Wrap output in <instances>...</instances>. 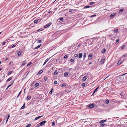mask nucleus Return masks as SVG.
Masks as SVG:
<instances>
[{
	"label": "nucleus",
	"mask_w": 127,
	"mask_h": 127,
	"mask_svg": "<svg viewBox=\"0 0 127 127\" xmlns=\"http://www.w3.org/2000/svg\"><path fill=\"white\" fill-rule=\"evenodd\" d=\"M96 39V38L95 37L94 39H95V38ZM94 39V38H93L92 39H90V40H89V44L90 45H91L94 42V41L93 39Z\"/></svg>",
	"instance_id": "obj_2"
},
{
	"label": "nucleus",
	"mask_w": 127,
	"mask_h": 127,
	"mask_svg": "<svg viewBox=\"0 0 127 127\" xmlns=\"http://www.w3.org/2000/svg\"><path fill=\"white\" fill-rule=\"evenodd\" d=\"M8 117H7V119L6 120V122H7V121L8 120L10 117V115H8Z\"/></svg>",
	"instance_id": "obj_43"
},
{
	"label": "nucleus",
	"mask_w": 127,
	"mask_h": 127,
	"mask_svg": "<svg viewBox=\"0 0 127 127\" xmlns=\"http://www.w3.org/2000/svg\"><path fill=\"white\" fill-rule=\"evenodd\" d=\"M21 53H22V52L21 51H19V52H18V53H17L18 56H20L21 54Z\"/></svg>",
	"instance_id": "obj_19"
},
{
	"label": "nucleus",
	"mask_w": 127,
	"mask_h": 127,
	"mask_svg": "<svg viewBox=\"0 0 127 127\" xmlns=\"http://www.w3.org/2000/svg\"><path fill=\"white\" fill-rule=\"evenodd\" d=\"M90 7V6L89 5H88V6L87 5V6H85L84 7V8H89Z\"/></svg>",
	"instance_id": "obj_27"
},
{
	"label": "nucleus",
	"mask_w": 127,
	"mask_h": 127,
	"mask_svg": "<svg viewBox=\"0 0 127 127\" xmlns=\"http://www.w3.org/2000/svg\"><path fill=\"white\" fill-rule=\"evenodd\" d=\"M25 103H24L23 106L21 107L20 109H23L25 108Z\"/></svg>",
	"instance_id": "obj_16"
},
{
	"label": "nucleus",
	"mask_w": 127,
	"mask_h": 127,
	"mask_svg": "<svg viewBox=\"0 0 127 127\" xmlns=\"http://www.w3.org/2000/svg\"><path fill=\"white\" fill-rule=\"evenodd\" d=\"M78 55L77 54H75L74 55V57H75L76 58L78 57Z\"/></svg>",
	"instance_id": "obj_50"
},
{
	"label": "nucleus",
	"mask_w": 127,
	"mask_h": 127,
	"mask_svg": "<svg viewBox=\"0 0 127 127\" xmlns=\"http://www.w3.org/2000/svg\"><path fill=\"white\" fill-rule=\"evenodd\" d=\"M40 124L39 123V124H37L36 125V127H39L40 126H40Z\"/></svg>",
	"instance_id": "obj_46"
},
{
	"label": "nucleus",
	"mask_w": 127,
	"mask_h": 127,
	"mask_svg": "<svg viewBox=\"0 0 127 127\" xmlns=\"http://www.w3.org/2000/svg\"><path fill=\"white\" fill-rule=\"evenodd\" d=\"M67 57H68L67 56V55H65L64 56V59H66V58H67Z\"/></svg>",
	"instance_id": "obj_49"
},
{
	"label": "nucleus",
	"mask_w": 127,
	"mask_h": 127,
	"mask_svg": "<svg viewBox=\"0 0 127 127\" xmlns=\"http://www.w3.org/2000/svg\"><path fill=\"white\" fill-rule=\"evenodd\" d=\"M106 49H103L101 50V52L102 53H103L104 52L106 51Z\"/></svg>",
	"instance_id": "obj_22"
},
{
	"label": "nucleus",
	"mask_w": 127,
	"mask_h": 127,
	"mask_svg": "<svg viewBox=\"0 0 127 127\" xmlns=\"http://www.w3.org/2000/svg\"><path fill=\"white\" fill-rule=\"evenodd\" d=\"M91 64H92L91 62H90L89 64H90V65Z\"/></svg>",
	"instance_id": "obj_63"
},
{
	"label": "nucleus",
	"mask_w": 127,
	"mask_h": 127,
	"mask_svg": "<svg viewBox=\"0 0 127 127\" xmlns=\"http://www.w3.org/2000/svg\"><path fill=\"white\" fill-rule=\"evenodd\" d=\"M125 45H123L122 47H121V49H124L125 47Z\"/></svg>",
	"instance_id": "obj_35"
},
{
	"label": "nucleus",
	"mask_w": 127,
	"mask_h": 127,
	"mask_svg": "<svg viewBox=\"0 0 127 127\" xmlns=\"http://www.w3.org/2000/svg\"><path fill=\"white\" fill-rule=\"evenodd\" d=\"M23 63L21 65V66L23 65L24 66L26 64V62L25 61H23Z\"/></svg>",
	"instance_id": "obj_24"
},
{
	"label": "nucleus",
	"mask_w": 127,
	"mask_h": 127,
	"mask_svg": "<svg viewBox=\"0 0 127 127\" xmlns=\"http://www.w3.org/2000/svg\"><path fill=\"white\" fill-rule=\"evenodd\" d=\"M47 122L46 121H43L40 123V126H42L44 125Z\"/></svg>",
	"instance_id": "obj_3"
},
{
	"label": "nucleus",
	"mask_w": 127,
	"mask_h": 127,
	"mask_svg": "<svg viewBox=\"0 0 127 127\" xmlns=\"http://www.w3.org/2000/svg\"><path fill=\"white\" fill-rule=\"evenodd\" d=\"M31 126V124H29L27 125L25 127H30Z\"/></svg>",
	"instance_id": "obj_30"
},
{
	"label": "nucleus",
	"mask_w": 127,
	"mask_h": 127,
	"mask_svg": "<svg viewBox=\"0 0 127 127\" xmlns=\"http://www.w3.org/2000/svg\"><path fill=\"white\" fill-rule=\"evenodd\" d=\"M53 89V88H52V89H51V90L49 92V94H52Z\"/></svg>",
	"instance_id": "obj_31"
},
{
	"label": "nucleus",
	"mask_w": 127,
	"mask_h": 127,
	"mask_svg": "<svg viewBox=\"0 0 127 127\" xmlns=\"http://www.w3.org/2000/svg\"><path fill=\"white\" fill-rule=\"evenodd\" d=\"M86 56V53H85L83 55V59H84L85 58Z\"/></svg>",
	"instance_id": "obj_29"
},
{
	"label": "nucleus",
	"mask_w": 127,
	"mask_h": 127,
	"mask_svg": "<svg viewBox=\"0 0 127 127\" xmlns=\"http://www.w3.org/2000/svg\"><path fill=\"white\" fill-rule=\"evenodd\" d=\"M104 59H102L101 61V64H103L104 63Z\"/></svg>",
	"instance_id": "obj_20"
},
{
	"label": "nucleus",
	"mask_w": 127,
	"mask_h": 127,
	"mask_svg": "<svg viewBox=\"0 0 127 127\" xmlns=\"http://www.w3.org/2000/svg\"><path fill=\"white\" fill-rule=\"evenodd\" d=\"M44 79L45 81H47L48 79V78L47 77L45 76L44 77Z\"/></svg>",
	"instance_id": "obj_33"
},
{
	"label": "nucleus",
	"mask_w": 127,
	"mask_h": 127,
	"mask_svg": "<svg viewBox=\"0 0 127 127\" xmlns=\"http://www.w3.org/2000/svg\"><path fill=\"white\" fill-rule=\"evenodd\" d=\"M107 121L105 120H102L100 121L99 122V123H103L104 122H106Z\"/></svg>",
	"instance_id": "obj_15"
},
{
	"label": "nucleus",
	"mask_w": 127,
	"mask_h": 127,
	"mask_svg": "<svg viewBox=\"0 0 127 127\" xmlns=\"http://www.w3.org/2000/svg\"><path fill=\"white\" fill-rule=\"evenodd\" d=\"M51 24V23L50 22V23H49L48 24H46L45 26L44 27V28H47L48 27L50 26Z\"/></svg>",
	"instance_id": "obj_4"
},
{
	"label": "nucleus",
	"mask_w": 127,
	"mask_h": 127,
	"mask_svg": "<svg viewBox=\"0 0 127 127\" xmlns=\"http://www.w3.org/2000/svg\"><path fill=\"white\" fill-rule=\"evenodd\" d=\"M94 2H91L90 3V5H92L93 4H94Z\"/></svg>",
	"instance_id": "obj_56"
},
{
	"label": "nucleus",
	"mask_w": 127,
	"mask_h": 127,
	"mask_svg": "<svg viewBox=\"0 0 127 127\" xmlns=\"http://www.w3.org/2000/svg\"><path fill=\"white\" fill-rule=\"evenodd\" d=\"M39 83H36L34 85V88H35L37 86H38L39 85Z\"/></svg>",
	"instance_id": "obj_17"
},
{
	"label": "nucleus",
	"mask_w": 127,
	"mask_h": 127,
	"mask_svg": "<svg viewBox=\"0 0 127 127\" xmlns=\"http://www.w3.org/2000/svg\"><path fill=\"white\" fill-rule=\"evenodd\" d=\"M87 77H88L87 76H84L82 78V80L84 81H85L87 78Z\"/></svg>",
	"instance_id": "obj_6"
},
{
	"label": "nucleus",
	"mask_w": 127,
	"mask_h": 127,
	"mask_svg": "<svg viewBox=\"0 0 127 127\" xmlns=\"http://www.w3.org/2000/svg\"><path fill=\"white\" fill-rule=\"evenodd\" d=\"M69 74V73L67 72L65 73L64 74V76L65 77H67L68 75Z\"/></svg>",
	"instance_id": "obj_7"
},
{
	"label": "nucleus",
	"mask_w": 127,
	"mask_h": 127,
	"mask_svg": "<svg viewBox=\"0 0 127 127\" xmlns=\"http://www.w3.org/2000/svg\"><path fill=\"white\" fill-rule=\"evenodd\" d=\"M12 71H9L8 73V75H10L12 73Z\"/></svg>",
	"instance_id": "obj_48"
},
{
	"label": "nucleus",
	"mask_w": 127,
	"mask_h": 127,
	"mask_svg": "<svg viewBox=\"0 0 127 127\" xmlns=\"http://www.w3.org/2000/svg\"><path fill=\"white\" fill-rule=\"evenodd\" d=\"M74 61V60L72 59H71L70 60V61H71V62H73Z\"/></svg>",
	"instance_id": "obj_53"
},
{
	"label": "nucleus",
	"mask_w": 127,
	"mask_h": 127,
	"mask_svg": "<svg viewBox=\"0 0 127 127\" xmlns=\"http://www.w3.org/2000/svg\"><path fill=\"white\" fill-rule=\"evenodd\" d=\"M124 61V59H123V61H121V60H120L119 61V62H118L117 64V65H120V64L122 62H123V61Z\"/></svg>",
	"instance_id": "obj_8"
},
{
	"label": "nucleus",
	"mask_w": 127,
	"mask_h": 127,
	"mask_svg": "<svg viewBox=\"0 0 127 127\" xmlns=\"http://www.w3.org/2000/svg\"><path fill=\"white\" fill-rule=\"evenodd\" d=\"M58 72L56 71H55L54 72V74L55 75H57L58 74Z\"/></svg>",
	"instance_id": "obj_41"
},
{
	"label": "nucleus",
	"mask_w": 127,
	"mask_h": 127,
	"mask_svg": "<svg viewBox=\"0 0 127 127\" xmlns=\"http://www.w3.org/2000/svg\"><path fill=\"white\" fill-rule=\"evenodd\" d=\"M124 10V9H122L119 10V13H120V12H123Z\"/></svg>",
	"instance_id": "obj_25"
},
{
	"label": "nucleus",
	"mask_w": 127,
	"mask_h": 127,
	"mask_svg": "<svg viewBox=\"0 0 127 127\" xmlns=\"http://www.w3.org/2000/svg\"><path fill=\"white\" fill-rule=\"evenodd\" d=\"M32 64V63L31 62H29L27 65V66H30L31 64Z\"/></svg>",
	"instance_id": "obj_32"
},
{
	"label": "nucleus",
	"mask_w": 127,
	"mask_h": 127,
	"mask_svg": "<svg viewBox=\"0 0 127 127\" xmlns=\"http://www.w3.org/2000/svg\"><path fill=\"white\" fill-rule=\"evenodd\" d=\"M95 104H90L87 105V107L88 108H93L95 107Z\"/></svg>",
	"instance_id": "obj_1"
},
{
	"label": "nucleus",
	"mask_w": 127,
	"mask_h": 127,
	"mask_svg": "<svg viewBox=\"0 0 127 127\" xmlns=\"http://www.w3.org/2000/svg\"><path fill=\"white\" fill-rule=\"evenodd\" d=\"M72 10H73L72 9H70L69 10V12H72Z\"/></svg>",
	"instance_id": "obj_58"
},
{
	"label": "nucleus",
	"mask_w": 127,
	"mask_h": 127,
	"mask_svg": "<svg viewBox=\"0 0 127 127\" xmlns=\"http://www.w3.org/2000/svg\"><path fill=\"white\" fill-rule=\"evenodd\" d=\"M114 32L116 33H117V32H118V29H116V30H114Z\"/></svg>",
	"instance_id": "obj_39"
},
{
	"label": "nucleus",
	"mask_w": 127,
	"mask_h": 127,
	"mask_svg": "<svg viewBox=\"0 0 127 127\" xmlns=\"http://www.w3.org/2000/svg\"><path fill=\"white\" fill-rule=\"evenodd\" d=\"M43 116H39L35 118V120H37V119H39L41 117H42Z\"/></svg>",
	"instance_id": "obj_14"
},
{
	"label": "nucleus",
	"mask_w": 127,
	"mask_h": 127,
	"mask_svg": "<svg viewBox=\"0 0 127 127\" xmlns=\"http://www.w3.org/2000/svg\"><path fill=\"white\" fill-rule=\"evenodd\" d=\"M41 42V40H39L38 41V43H40Z\"/></svg>",
	"instance_id": "obj_61"
},
{
	"label": "nucleus",
	"mask_w": 127,
	"mask_h": 127,
	"mask_svg": "<svg viewBox=\"0 0 127 127\" xmlns=\"http://www.w3.org/2000/svg\"><path fill=\"white\" fill-rule=\"evenodd\" d=\"M105 125V124H101L100 125V126L101 127H104Z\"/></svg>",
	"instance_id": "obj_34"
},
{
	"label": "nucleus",
	"mask_w": 127,
	"mask_h": 127,
	"mask_svg": "<svg viewBox=\"0 0 127 127\" xmlns=\"http://www.w3.org/2000/svg\"><path fill=\"white\" fill-rule=\"evenodd\" d=\"M127 54H125L123 55L121 57V58L123 59V58L124 57H126L127 56Z\"/></svg>",
	"instance_id": "obj_28"
},
{
	"label": "nucleus",
	"mask_w": 127,
	"mask_h": 127,
	"mask_svg": "<svg viewBox=\"0 0 127 127\" xmlns=\"http://www.w3.org/2000/svg\"><path fill=\"white\" fill-rule=\"evenodd\" d=\"M2 80H3L2 79V80H1V79L0 80V82H1L2 81Z\"/></svg>",
	"instance_id": "obj_64"
},
{
	"label": "nucleus",
	"mask_w": 127,
	"mask_h": 127,
	"mask_svg": "<svg viewBox=\"0 0 127 127\" xmlns=\"http://www.w3.org/2000/svg\"><path fill=\"white\" fill-rule=\"evenodd\" d=\"M109 100H106V104H108V103H109Z\"/></svg>",
	"instance_id": "obj_44"
},
{
	"label": "nucleus",
	"mask_w": 127,
	"mask_h": 127,
	"mask_svg": "<svg viewBox=\"0 0 127 127\" xmlns=\"http://www.w3.org/2000/svg\"><path fill=\"white\" fill-rule=\"evenodd\" d=\"M54 83L55 84H57V82L56 81H55L54 82Z\"/></svg>",
	"instance_id": "obj_57"
},
{
	"label": "nucleus",
	"mask_w": 127,
	"mask_h": 127,
	"mask_svg": "<svg viewBox=\"0 0 127 127\" xmlns=\"http://www.w3.org/2000/svg\"><path fill=\"white\" fill-rule=\"evenodd\" d=\"M43 71V70H41L38 73V74H40L42 73Z\"/></svg>",
	"instance_id": "obj_23"
},
{
	"label": "nucleus",
	"mask_w": 127,
	"mask_h": 127,
	"mask_svg": "<svg viewBox=\"0 0 127 127\" xmlns=\"http://www.w3.org/2000/svg\"><path fill=\"white\" fill-rule=\"evenodd\" d=\"M96 16V15H92L91 16V17H93L94 16Z\"/></svg>",
	"instance_id": "obj_60"
},
{
	"label": "nucleus",
	"mask_w": 127,
	"mask_h": 127,
	"mask_svg": "<svg viewBox=\"0 0 127 127\" xmlns=\"http://www.w3.org/2000/svg\"><path fill=\"white\" fill-rule=\"evenodd\" d=\"M93 57V55L91 54H90L89 55L88 58L90 60L92 59Z\"/></svg>",
	"instance_id": "obj_5"
},
{
	"label": "nucleus",
	"mask_w": 127,
	"mask_h": 127,
	"mask_svg": "<svg viewBox=\"0 0 127 127\" xmlns=\"http://www.w3.org/2000/svg\"><path fill=\"white\" fill-rule=\"evenodd\" d=\"M119 42V39H117L116 40V44H117L118 42Z\"/></svg>",
	"instance_id": "obj_36"
},
{
	"label": "nucleus",
	"mask_w": 127,
	"mask_h": 127,
	"mask_svg": "<svg viewBox=\"0 0 127 127\" xmlns=\"http://www.w3.org/2000/svg\"><path fill=\"white\" fill-rule=\"evenodd\" d=\"M127 74V73H125V74H122V75H120V76H124V75H125V74Z\"/></svg>",
	"instance_id": "obj_55"
},
{
	"label": "nucleus",
	"mask_w": 127,
	"mask_h": 127,
	"mask_svg": "<svg viewBox=\"0 0 127 127\" xmlns=\"http://www.w3.org/2000/svg\"><path fill=\"white\" fill-rule=\"evenodd\" d=\"M60 20L61 21H63L64 20V18L63 17H61L60 18Z\"/></svg>",
	"instance_id": "obj_47"
},
{
	"label": "nucleus",
	"mask_w": 127,
	"mask_h": 127,
	"mask_svg": "<svg viewBox=\"0 0 127 127\" xmlns=\"http://www.w3.org/2000/svg\"><path fill=\"white\" fill-rule=\"evenodd\" d=\"M65 86H66L65 84V83H63L62 84V87H64Z\"/></svg>",
	"instance_id": "obj_37"
},
{
	"label": "nucleus",
	"mask_w": 127,
	"mask_h": 127,
	"mask_svg": "<svg viewBox=\"0 0 127 127\" xmlns=\"http://www.w3.org/2000/svg\"><path fill=\"white\" fill-rule=\"evenodd\" d=\"M31 96H28L27 98V100H30L31 98Z\"/></svg>",
	"instance_id": "obj_21"
},
{
	"label": "nucleus",
	"mask_w": 127,
	"mask_h": 127,
	"mask_svg": "<svg viewBox=\"0 0 127 127\" xmlns=\"http://www.w3.org/2000/svg\"><path fill=\"white\" fill-rule=\"evenodd\" d=\"M85 83H83L82 84V86L83 87H84L85 86Z\"/></svg>",
	"instance_id": "obj_38"
},
{
	"label": "nucleus",
	"mask_w": 127,
	"mask_h": 127,
	"mask_svg": "<svg viewBox=\"0 0 127 127\" xmlns=\"http://www.w3.org/2000/svg\"><path fill=\"white\" fill-rule=\"evenodd\" d=\"M116 14H115L114 13H113V14H112L110 15V17H112V18H113V17Z\"/></svg>",
	"instance_id": "obj_18"
},
{
	"label": "nucleus",
	"mask_w": 127,
	"mask_h": 127,
	"mask_svg": "<svg viewBox=\"0 0 127 127\" xmlns=\"http://www.w3.org/2000/svg\"><path fill=\"white\" fill-rule=\"evenodd\" d=\"M38 21V20H35L34 21V23H36Z\"/></svg>",
	"instance_id": "obj_45"
},
{
	"label": "nucleus",
	"mask_w": 127,
	"mask_h": 127,
	"mask_svg": "<svg viewBox=\"0 0 127 127\" xmlns=\"http://www.w3.org/2000/svg\"><path fill=\"white\" fill-rule=\"evenodd\" d=\"M50 59V58H48L45 61L43 65H44L46 64L47 62Z\"/></svg>",
	"instance_id": "obj_9"
},
{
	"label": "nucleus",
	"mask_w": 127,
	"mask_h": 127,
	"mask_svg": "<svg viewBox=\"0 0 127 127\" xmlns=\"http://www.w3.org/2000/svg\"><path fill=\"white\" fill-rule=\"evenodd\" d=\"M99 87V86H98L95 89V91H94L93 94L95 93V92L97 91V89H98Z\"/></svg>",
	"instance_id": "obj_11"
},
{
	"label": "nucleus",
	"mask_w": 127,
	"mask_h": 127,
	"mask_svg": "<svg viewBox=\"0 0 127 127\" xmlns=\"http://www.w3.org/2000/svg\"><path fill=\"white\" fill-rule=\"evenodd\" d=\"M55 122H53L52 123V126H55Z\"/></svg>",
	"instance_id": "obj_40"
},
{
	"label": "nucleus",
	"mask_w": 127,
	"mask_h": 127,
	"mask_svg": "<svg viewBox=\"0 0 127 127\" xmlns=\"http://www.w3.org/2000/svg\"><path fill=\"white\" fill-rule=\"evenodd\" d=\"M16 45H13L11 47L12 48H13L16 46Z\"/></svg>",
	"instance_id": "obj_54"
},
{
	"label": "nucleus",
	"mask_w": 127,
	"mask_h": 127,
	"mask_svg": "<svg viewBox=\"0 0 127 127\" xmlns=\"http://www.w3.org/2000/svg\"><path fill=\"white\" fill-rule=\"evenodd\" d=\"M5 43H6V42H3V43L2 44V45H5Z\"/></svg>",
	"instance_id": "obj_59"
},
{
	"label": "nucleus",
	"mask_w": 127,
	"mask_h": 127,
	"mask_svg": "<svg viewBox=\"0 0 127 127\" xmlns=\"http://www.w3.org/2000/svg\"><path fill=\"white\" fill-rule=\"evenodd\" d=\"M12 78V77H11L9 78L8 79H7V80H6V82H8V81H9L10 80H11Z\"/></svg>",
	"instance_id": "obj_12"
},
{
	"label": "nucleus",
	"mask_w": 127,
	"mask_h": 127,
	"mask_svg": "<svg viewBox=\"0 0 127 127\" xmlns=\"http://www.w3.org/2000/svg\"><path fill=\"white\" fill-rule=\"evenodd\" d=\"M21 91L19 93L17 97V98H18V97L19 96V95L21 94Z\"/></svg>",
	"instance_id": "obj_51"
},
{
	"label": "nucleus",
	"mask_w": 127,
	"mask_h": 127,
	"mask_svg": "<svg viewBox=\"0 0 127 127\" xmlns=\"http://www.w3.org/2000/svg\"><path fill=\"white\" fill-rule=\"evenodd\" d=\"M81 46V45L80 44L78 46V47H80V46Z\"/></svg>",
	"instance_id": "obj_62"
},
{
	"label": "nucleus",
	"mask_w": 127,
	"mask_h": 127,
	"mask_svg": "<svg viewBox=\"0 0 127 127\" xmlns=\"http://www.w3.org/2000/svg\"><path fill=\"white\" fill-rule=\"evenodd\" d=\"M41 46V44H40L38 46H37L35 47L34 48L35 49H36L39 48Z\"/></svg>",
	"instance_id": "obj_10"
},
{
	"label": "nucleus",
	"mask_w": 127,
	"mask_h": 127,
	"mask_svg": "<svg viewBox=\"0 0 127 127\" xmlns=\"http://www.w3.org/2000/svg\"><path fill=\"white\" fill-rule=\"evenodd\" d=\"M82 55H83L82 53H80L79 54V56H78L79 58H81L82 57Z\"/></svg>",
	"instance_id": "obj_13"
},
{
	"label": "nucleus",
	"mask_w": 127,
	"mask_h": 127,
	"mask_svg": "<svg viewBox=\"0 0 127 127\" xmlns=\"http://www.w3.org/2000/svg\"><path fill=\"white\" fill-rule=\"evenodd\" d=\"M42 29H38L37 31L38 32H40L41 31H42Z\"/></svg>",
	"instance_id": "obj_52"
},
{
	"label": "nucleus",
	"mask_w": 127,
	"mask_h": 127,
	"mask_svg": "<svg viewBox=\"0 0 127 127\" xmlns=\"http://www.w3.org/2000/svg\"><path fill=\"white\" fill-rule=\"evenodd\" d=\"M14 82V80L12 81L11 83V84L8 85V86H9V87H10V86L12 85L13 84Z\"/></svg>",
	"instance_id": "obj_26"
},
{
	"label": "nucleus",
	"mask_w": 127,
	"mask_h": 127,
	"mask_svg": "<svg viewBox=\"0 0 127 127\" xmlns=\"http://www.w3.org/2000/svg\"><path fill=\"white\" fill-rule=\"evenodd\" d=\"M8 117H7V119L6 120V122H7V121L8 120L10 117V115H8Z\"/></svg>",
	"instance_id": "obj_42"
}]
</instances>
